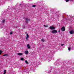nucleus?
Here are the masks:
<instances>
[{"mask_svg":"<svg viewBox=\"0 0 74 74\" xmlns=\"http://www.w3.org/2000/svg\"><path fill=\"white\" fill-rule=\"evenodd\" d=\"M23 27L24 29H25V26H23Z\"/></svg>","mask_w":74,"mask_h":74,"instance_id":"nucleus-23","label":"nucleus"},{"mask_svg":"<svg viewBox=\"0 0 74 74\" xmlns=\"http://www.w3.org/2000/svg\"><path fill=\"white\" fill-rule=\"evenodd\" d=\"M27 47L28 48V49H30V45L29 44H27Z\"/></svg>","mask_w":74,"mask_h":74,"instance_id":"nucleus-9","label":"nucleus"},{"mask_svg":"<svg viewBox=\"0 0 74 74\" xmlns=\"http://www.w3.org/2000/svg\"><path fill=\"white\" fill-rule=\"evenodd\" d=\"M24 60V58H21V60Z\"/></svg>","mask_w":74,"mask_h":74,"instance_id":"nucleus-12","label":"nucleus"},{"mask_svg":"<svg viewBox=\"0 0 74 74\" xmlns=\"http://www.w3.org/2000/svg\"><path fill=\"white\" fill-rule=\"evenodd\" d=\"M49 28H50V29H51V30H54L55 28L54 27L50 26L49 27Z\"/></svg>","mask_w":74,"mask_h":74,"instance_id":"nucleus-2","label":"nucleus"},{"mask_svg":"<svg viewBox=\"0 0 74 74\" xmlns=\"http://www.w3.org/2000/svg\"><path fill=\"white\" fill-rule=\"evenodd\" d=\"M25 53L26 54H28V53H29V51H28L26 50L25 51Z\"/></svg>","mask_w":74,"mask_h":74,"instance_id":"nucleus-7","label":"nucleus"},{"mask_svg":"<svg viewBox=\"0 0 74 74\" xmlns=\"http://www.w3.org/2000/svg\"><path fill=\"white\" fill-rule=\"evenodd\" d=\"M36 7V5H34L32 6V7Z\"/></svg>","mask_w":74,"mask_h":74,"instance_id":"nucleus-16","label":"nucleus"},{"mask_svg":"<svg viewBox=\"0 0 74 74\" xmlns=\"http://www.w3.org/2000/svg\"><path fill=\"white\" fill-rule=\"evenodd\" d=\"M17 55L20 56H21L23 55V53H17Z\"/></svg>","mask_w":74,"mask_h":74,"instance_id":"nucleus-8","label":"nucleus"},{"mask_svg":"<svg viewBox=\"0 0 74 74\" xmlns=\"http://www.w3.org/2000/svg\"><path fill=\"white\" fill-rule=\"evenodd\" d=\"M64 44H61V46H63V45H64Z\"/></svg>","mask_w":74,"mask_h":74,"instance_id":"nucleus-18","label":"nucleus"},{"mask_svg":"<svg viewBox=\"0 0 74 74\" xmlns=\"http://www.w3.org/2000/svg\"><path fill=\"white\" fill-rule=\"evenodd\" d=\"M57 30H53L51 31V33H54V34H56L57 32Z\"/></svg>","mask_w":74,"mask_h":74,"instance_id":"nucleus-1","label":"nucleus"},{"mask_svg":"<svg viewBox=\"0 0 74 74\" xmlns=\"http://www.w3.org/2000/svg\"><path fill=\"white\" fill-rule=\"evenodd\" d=\"M44 26L45 27H48V25L45 26V25H44Z\"/></svg>","mask_w":74,"mask_h":74,"instance_id":"nucleus-21","label":"nucleus"},{"mask_svg":"<svg viewBox=\"0 0 74 74\" xmlns=\"http://www.w3.org/2000/svg\"><path fill=\"white\" fill-rule=\"evenodd\" d=\"M7 56V54H5L3 55V56Z\"/></svg>","mask_w":74,"mask_h":74,"instance_id":"nucleus-19","label":"nucleus"},{"mask_svg":"<svg viewBox=\"0 0 74 74\" xmlns=\"http://www.w3.org/2000/svg\"><path fill=\"white\" fill-rule=\"evenodd\" d=\"M60 30H59V31H58V32L59 33H60Z\"/></svg>","mask_w":74,"mask_h":74,"instance_id":"nucleus-25","label":"nucleus"},{"mask_svg":"<svg viewBox=\"0 0 74 74\" xmlns=\"http://www.w3.org/2000/svg\"><path fill=\"white\" fill-rule=\"evenodd\" d=\"M41 41H42L43 42H44V41H45V40L43 39H42L41 40Z\"/></svg>","mask_w":74,"mask_h":74,"instance_id":"nucleus-14","label":"nucleus"},{"mask_svg":"<svg viewBox=\"0 0 74 74\" xmlns=\"http://www.w3.org/2000/svg\"><path fill=\"white\" fill-rule=\"evenodd\" d=\"M70 34H73L74 33V30H72L70 31Z\"/></svg>","mask_w":74,"mask_h":74,"instance_id":"nucleus-6","label":"nucleus"},{"mask_svg":"<svg viewBox=\"0 0 74 74\" xmlns=\"http://www.w3.org/2000/svg\"><path fill=\"white\" fill-rule=\"evenodd\" d=\"M25 34H26L27 35V34H27V32H25Z\"/></svg>","mask_w":74,"mask_h":74,"instance_id":"nucleus-24","label":"nucleus"},{"mask_svg":"<svg viewBox=\"0 0 74 74\" xmlns=\"http://www.w3.org/2000/svg\"><path fill=\"white\" fill-rule=\"evenodd\" d=\"M26 39L27 40H28V38H29V34H27L26 35Z\"/></svg>","mask_w":74,"mask_h":74,"instance_id":"nucleus-5","label":"nucleus"},{"mask_svg":"<svg viewBox=\"0 0 74 74\" xmlns=\"http://www.w3.org/2000/svg\"><path fill=\"white\" fill-rule=\"evenodd\" d=\"M25 19L26 21V23H28V22H30V19L27 18H26Z\"/></svg>","mask_w":74,"mask_h":74,"instance_id":"nucleus-4","label":"nucleus"},{"mask_svg":"<svg viewBox=\"0 0 74 74\" xmlns=\"http://www.w3.org/2000/svg\"><path fill=\"white\" fill-rule=\"evenodd\" d=\"M69 0H66V2H69Z\"/></svg>","mask_w":74,"mask_h":74,"instance_id":"nucleus-22","label":"nucleus"},{"mask_svg":"<svg viewBox=\"0 0 74 74\" xmlns=\"http://www.w3.org/2000/svg\"><path fill=\"white\" fill-rule=\"evenodd\" d=\"M2 51H0V55H1V53H2Z\"/></svg>","mask_w":74,"mask_h":74,"instance_id":"nucleus-15","label":"nucleus"},{"mask_svg":"<svg viewBox=\"0 0 74 74\" xmlns=\"http://www.w3.org/2000/svg\"><path fill=\"white\" fill-rule=\"evenodd\" d=\"M5 22V19L3 20L2 21V23H4Z\"/></svg>","mask_w":74,"mask_h":74,"instance_id":"nucleus-11","label":"nucleus"},{"mask_svg":"<svg viewBox=\"0 0 74 74\" xmlns=\"http://www.w3.org/2000/svg\"><path fill=\"white\" fill-rule=\"evenodd\" d=\"M10 34H12V32H10Z\"/></svg>","mask_w":74,"mask_h":74,"instance_id":"nucleus-17","label":"nucleus"},{"mask_svg":"<svg viewBox=\"0 0 74 74\" xmlns=\"http://www.w3.org/2000/svg\"><path fill=\"white\" fill-rule=\"evenodd\" d=\"M4 73L3 74H5L6 73V70H4Z\"/></svg>","mask_w":74,"mask_h":74,"instance_id":"nucleus-10","label":"nucleus"},{"mask_svg":"<svg viewBox=\"0 0 74 74\" xmlns=\"http://www.w3.org/2000/svg\"><path fill=\"white\" fill-rule=\"evenodd\" d=\"M61 30L62 32H64L65 31V28L64 27H63L61 28Z\"/></svg>","mask_w":74,"mask_h":74,"instance_id":"nucleus-3","label":"nucleus"},{"mask_svg":"<svg viewBox=\"0 0 74 74\" xmlns=\"http://www.w3.org/2000/svg\"><path fill=\"white\" fill-rule=\"evenodd\" d=\"M70 49H71V48H70V47H69L68 48V50H69V51H70Z\"/></svg>","mask_w":74,"mask_h":74,"instance_id":"nucleus-20","label":"nucleus"},{"mask_svg":"<svg viewBox=\"0 0 74 74\" xmlns=\"http://www.w3.org/2000/svg\"><path fill=\"white\" fill-rule=\"evenodd\" d=\"M25 62L26 63V64H28V63H29L27 61V60H25Z\"/></svg>","mask_w":74,"mask_h":74,"instance_id":"nucleus-13","label":"nucleus"}]
</instances>
